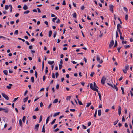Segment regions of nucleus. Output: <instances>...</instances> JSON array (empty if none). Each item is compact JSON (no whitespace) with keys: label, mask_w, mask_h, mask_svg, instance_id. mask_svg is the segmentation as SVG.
Here are the masks:
<instances>
[{"label":"nucleus","mask_w":133,"mask_h":133,"mask_svg":"<svg viewBox=\"0 0 133 133\" xmlns=\"http://www.w3.org/2000/svg\"><path fill=\"white\" fill-rule=\"evenodd\" d=\"M129 66L128 65H127L125 66V69H123L122 70L124 74H126L127 73V71L129 69Z\"/></svg>","instance_id":"obj_1"},{"label":"nucleus","mask_w":133,"mask_h":133,"mask_svg":"<svg viewBox=\"0 0 133 133\" xmlns=\"http://www.w3.org/2000/svg\"><path fill=\"white\" fill-rule=\"evenodd\" d=\"M1 94L3 97L5 98L7 100H9V98L5 94L3 93H2Z\"/></svg>","instance_id":"obj_2"},{"label":"nucleus","mask_w":133,"mask_h":133,"mask_svg":"<svg viewBox=\"0 0 133 133\" xmlns=\"http://www.w3.org/2000/svg\"><path fill=\"white\" fill-rule=\"evenodd\" d=\"M97 60L99 62V63L100 64L102 63L103 62L102 59H101L100 60V58L98 55L97 56Z\"/></svg>","instance_id":"obj_3"},{"label":"nucleus","mask_w":133,"mask_h":133,"mask_svg":"<svg viewBox=\"0 0 133 133\" xmlns=\"http://www.w3.org/2000/svg\"><path fill=\"white\" fill-rule=\"evenodd\" d=\"M114 41L113 40H112L110 43L109 47L110 48H111L114 45Z\"/></svg>","instance_id":"obj_4"},{"label":"nucleus","mask_w":133,"mask_h":133,"mask_svg":"<svg viewBox=\"0 0 133 133\" xmlns=\"http://www.w3.org/2000/svg\"><path fill=\"white\" fill-rule=\"evenodd\" d=\"M106 79V78L104 76L102 77L101 80V83L102 84H104L105 83L104 82Z\"/></svg>","instance_id":"obj_5"},{"label":"nucleus","mask_w":133,"mask_h":133,"mask_svg":"<svg viewBox=\"0 0 133 133\" xmlns=\"http://www.w3.org/2000/svg\"><path fill=\"white\" fill-rule=\"evenodd\" d=\"M114 6L110 4L109 5V8L110 11L112 12V13H113V8Z\"/></svg>","instance_id":"obj_6"},{"label":"nucleus","mask_w":133,"mask_h":133,"mask_svg":"<svg viewBox=\"0 0 133 133\" xmlns=\"http://www.w3.org/2000/svg\"><path fill=\"white\" fill-rule=\"evenodd\" d=\"M39 126V124H37L35 125V130L37 131L38 130Z\"/></svg>","instance_id":"obj_7"},{"label":"nucleus","mask_w":133,"mask_h":133,"mask_svg":"<svg viewBox=\"0 0 133 133\" xmlns=\"http://www.w3.org/2000/svg\"><path fill=\"white\" fill-rule=\"evenodd\" d=\"M118 115L119 116H120L121 114V107L120 106L118 107Z\"/></svg>","instance_id":"obj_8"},{"label":"nucleus","mask_w":133,"mask_h":133,"mask_svg":"<svg viewBox=\"0 0 133 133\" xmlns=\"http://www.w3.org/2000/svg\"><path fill=\"white\" fill-rule=\"evenodd\" d=\"M23 9L24 10H26L28 9V7L26 5H24L23 7Z\"/></svg>","instance_id":"obj_9"},{"label":"nucleus","mask_w":133,"mask_h":133,"mask_svg":"<svg viewBox=\"0 0 133 133\" xmlns=\"http://www.w3.org/2000/svg\"><path fill=\"white\" fill-rule=\"evenodd\" d=\"M3 72L4 74L6 75H8V71L6 70H4L3 71Z\"/></svg>","instance_id":"obj_10"},{"label":"nucleus","mask_w":133,"mask_h":133,"mask_svg":"<svg viewBox=\"0 0 133 133\" xmlns=\"http://www.w3.org/2000/svg\"><path fill=\"white\" fill-rule=\"evenodd\" d=\"M9 86H7L6 87L8 89H10L11 88V86H12V85L11 84H9Z\"/></svg>","instance_id":"obj_11"},{"label":"nucleus","mask_w":133,"mask_h":133,"mask_svg":"<svg viewBox=\"0 0 133 133\" xmlns=\"http://www.w3.org/2000/svg\"><path fill=\"white\" fill-rule=\"evenodd\" d=\"M54 63V61H48V63L50 65Z\"/></svg>","instance_id":"obj_12"},{"label":"nucleus","mask_w":133,"mask_h":133,"mask_svg":"<svg viewBox=\"0 0 133 133\" xmlns=\"http://www.w3.org/2000/svg\"><path fill=\"white\" fill-rule=\"evenodd\" d=\"M98 116H100L101 115V110H98Z\"/></svg>","instance_id":"obj_13"},{"label":"nucleus","mask_w":133,"mask_h":133,"mask_svg":"<svg viewBox=\"0 0 133 133\" xmlns=\"http://www.w3.org/2000/svg\"><path fill=\"white\" fill-rule=\"evenodd\" d=\"M77 14L75 12L72 14V16L73 17L75 18H76Z\"/></svg>","instance_id":"obj_14"},{"label":"nucleus","mask_w":133,"mask_h":133,"mask_svg":"<svg viewBox=\"0 0 133 133\" xmlns=\"http://www.w3.org/2000/svg\"><path fill=\"white\" fill-rule=\"evenodd\" d=\"M52 33V32L51 30H50L49 31V37H50L51 36V35Z\"/></svg>","instance_id":"obj_15"},{"label":"nucleus","mask_w":133,"mask_h":133,"mask_svg":"<svg viewBox=\"0 0 133 133\" xmlns=\"http://www.w3.org/2000/svg\"><path fill=\"white\" fill-rule=\"evenodd\" d=\"M28 97H26L24 98L23 99V102H26L28 100Z\"/></svg>","instance_id":"obj_16"},{"label":"nucleus","mask_w":133,"mask_h":133,"mask_svg":"<svg viewBox=\"0 0 133 133\" xmlns=\"http://www.w3.org/2000/svg\"><path fill=\"white\" fill-rule=\"evenodd\" d=\"M19 124L22 127V120L21 119H20L19 120Z\"/></svg>","instance_id":"obj_17"},{"label":"nucleus","mask_w":133,"mask_h":133,"mask_svg":"<svg viewBox=\"0 0 133 133\" xmlns=\"http://www.w3.org/2000/svg\"><path fill=\"white\" fill-rule=\"evenodd\" d=\"M60 112H56L53 115V117H55L56 116L58 115H59V114Z\"/></svg>","instance_id":"obj_18"},{"label":"nucleus","mask_w":133,"mask_h":133,"mask_svg":"<svg viewBox=\"0 0 133 133\" xmlns=\"http://www.w3.org/2000/svg\"><path fill=\"white\" fill-rule=\"evenodd\" d=\"M98 96H99V97L100 100L101 101H102V100H101V93H99V92H98Z\"/></svg>","instance_id":"obj_19"},{"label":"nucleus","mask_w":133,"mask_h":133,"mask_svg":"<svg viewBox=\"0 0 133 133\" xmlns=\"http://www.w3.org/2000/svg\"><path fill=\"white\" fill-rule=\"evenodd\" d=\"M58 99L56 98L54 100V101L53 102V103H56L58 102Z\"/></svg>","instance_id":"obj_20"},{"label":"nucleus","mask_w":133,"mask_h":133,"mask_svg":"<svg viewBox=\"0 0 133 133\" xmlns=\"http://www.w3.org/2000/svg\"><path fill=\"white\" fill-rule=\"evenodd\" d=\"M9 6L10 7V12H12V6L11 4H10L9 5Z\"/></svg>","instance_id":"obj_21"},{"label":"nucleus","mask_w":133,"mask_h":133,"mask_svg":"<svg viewBox=\"0 0 133 133\" xmlns=\"http://www.w3.org/2000/svg\"><path fill=\"white\" fill-rule=\"evenodd\" d=\"M42 115H41V116H40V117L39 120V122L40 123V122H41L42 121Z\"/></svg>","instance_id":"obj_22"},{"label":"nucleus","mask_w":133,"mask_h":133,"mask_svg":"<svg viewBox=\"0 0 133 133\" xmlns=\"http://www.w3.org/2000/svg\"><path fill=\"white\" fill-rule=\"evenodd\" d=\"M94 88H98V87L96 85V83L95 82L94 83Z\"/></svg>","instance_id":"obj_23"},{"label":"nucleus","mask_w":133,"mask_h":133,"mask_svg":"<svg viewBox=\"0 0 133 133\" xmlns=\"http://www.w3.org/2000/svg\"><path fill=\"white\" fill-rule=\"evenodd\" d=\"M92 90H93L94 91H96L97 92H98V89H97L96 88H93L92 89Z\"/></svg>","instance_id":"obj_24"},{"label":"nucleus","mask_w":133,"mask_h":133,"mask_svg":"<svg viewBox=\"0 0 133 133\" xmlns=\"http://www.w3.org/2000/svg\"><path fill=\"white\" fill-rule=\"evenodd\" d=\"M77 100L78 101L79 104L80 105H83V104L82 103V102L81 101H79V99H77Z\"/></svg>","instance_id":"obj_25"},{"label":"nucleus","mask_w":133,"mask_h":133,"mask_svg":"<svg viewBox=\"0 0 133 133\" xmlns=\"http://www.w3.org/2000/svg\"><path fill=\"white\" fill-rule=\"evenodd\" d=\"M45 128H44V125L43 126V127L42 128V132H45Z\"/></svg>","instance_id":"obj_26"},{"label":"nucleus","mask_w":133,"mask_h":133,"mask_svg":"<svg viewBox=\"0 0 133 133\" xmlns=\"http://www.w3.org/2000/svg\"><path fill=\"white\" fill-rule=\"evenodd\" d=\"M50 118V116L48 117L46 119V124H47V123L49 121V119Z\"/></svg>","instance_id":"obj_27"},{"label":"nucleus","mask_w":133,"mask_h":133,"mask_svg":"<svg viewBox=\"0 0 133 133\" xmlns=\"http://www.w3.org/2000/svg\"><path fill=\"white\" fill-rule=\"evenodd\" d=\"M26 119V117L25 116H24L22 119V121L24 123H25V120Z\"/></svg>","instance_id":"obj_28"},{"label":"nucleus","mask_w":133,"mask_h":133,"mask_svg":"<svg viewBox=\"0 0 133 133\" xmlns=\"http://www.w3.org/2000/svg\"><path fill=\"white\" fill-rule=\"evenodd\" d=\"M117 46V41L116 40L115 41V44L114 45V48L115 47H116V46Z\"/></svg>","instance_id":"obj_29"},{"label":"nucleus","mask_w":133,"mask_h":133,"mask_svg":"<svg viewBox=\"0 0 133 133\" xmlns=\"http://www.w3.org/2000/svg\"><path fill=\"white\" fill-rule=\"evenodd\" d=\"M31 80L32 83H33L34 82V78L33 77H31Z\"/></svg>","instance_id":"obj_30"},{"label":"nucleus","mask_w":133,"mask_h":133,"mask_svg":"<svg viewBox=\"0 0 133 133\" xmlns=\"http://www.w3.org/2000/svg\"><path fill=\"white\" fill-rule=\"evenodd\" d=\"M91 104V102L89 103H87V105H86L87 107H88Z\"/></svg>","instance_id":"obj_31"},{"label":"nucleus","mask_w":133,"mask_h":133,"mask_svg":"<svg viewBox=\"0 0 133 133\" xmlns=\"http://www.w3.org/2000/svg\"><path fill=\"white\" fill-rule=\"evenodd\" d=\"M29 12L30 11L29 10H27L24 12V14H27L29 13Z\"/></svg>","instance_id":"obj_32"},{"label":"nucleus","mask_w":133,"mask_h":133,"mask_svg":"<svg viewBox=\"0 0 133 133\" xmlns=\"http://www.w3.org/2000/svg\"><path fill=\"white\" fill-rule=\"evenodd\" d=\"M114 88H115L116 91H118V89L117 87L116 86L115 84H114Z\"/></svg>","instance_id":"obj_33"},{"label":"nucleus","mask_w":133,"mask_h":133,"mask_svg":"<svg viewBox=\"0 0 133 133\" xmlns=\"http://www.w3.org/2000/svg\"><path fill=\"white\" fill-rule=\"evenodd\" d=\"M90 88L91 89H92L94 88L93 87V84L92 83H91L90 84Z\"/></svg>","instance_id":"obj_34"},{"label":"nucleus","mask_w":133,"mask_h":133,"mask_svg":"<svg viewBox=\"0 0 133 133\" xmlns=\"http://www.w3.org/2000/svg\"><path fill=\"white\" fill-rule=\"evenodd\" d=\"M56 120V119H54V120L51 123V124L52 125L53 124L55 123Z\"/></svg>","instance_id":"obj_35"},{"label":"nucleus","mask_w":133,"mask_h":133,"mask_svg":"<svg viewBox=\"0 0 133 133\" xmlns=\"http://www.w3.org/2000/svg\"><path fill=\"white\" fill-rule=\"evenodd\" d=\"M8 108H6L5 110L4 111V112L5 113H7L8 111Z\"/></svg>","instance_id":"obj_36"},{"label":"nucleus","mask_w":133,"mask_h":133,"mask_svg":"<svg viewBox=\"0 0 133 133\" xmlns=\"http://www.w3.org/2000/svg\"><path fill=\"white\" fill-rule=\"evenodd\" d=\"M122 26L119 23H118L117 25V28H121Z\"/></svg>","instance_id":"obj_37"},{"label":"nucleus","mask_w":133,"mask_h":133,"mask_svg":"<svg viewBox=\"0 0 133 133\" xmlns=\"http://www.w3.org/2000/svg\"><path fill=\"white\" fill-rule=\"evenodd\" d=\"M57 34V32L56 31H55L54 32V34L53 37L54 38H55L56 35Z\"/></svg>","instance_id":"obj_38"},{"label":"nucleus","mask_w":133,"mask_h":133,"mask_svg":"<svg viewBox=\"0 0 133 133\" xmlns=\"http://www.w3.org/2000/svg\"><path fill=\"white\" fill-rule=\"evenodd\" d=\"M59 70H60L61 68H62L63 66L62 64H59Z\"/></svg>","instance_id":"obj_39"},{"label":"nucleus","mask_w":133,"mask_h":133,"mask_svg":"<svg viewBox=\"0 0 133 133\" xmlns=\"http://www.w3.org/2000/svg\"><path fill=\"white\" fill-rule=\"evenodd\" d=\"M8 6L7 5H6L5 6V10H8Z\"/></svg>","instance_id":"obj_40"},{"label":"nucleus","mask_w":133,"mask_h":133,"mask_svg":"<svg viewBox=\"0 0 133 133\" xmlns=\"http://www.w3.org/2000/svg\"><path fill=\"white\" fill-rule=\"evenodd\" d=\"M128 19V15H126L125 17V19L126 21H127Z\"/></svg>","instance_id":"obj_41"},{"label":"nucleus","mask_w":133,"mask_h":133,"mask_svg":"<svg viewBox=\"0 0 133 133\" xmlns=\"http://www.w3.org/2000/svg\"><path fill=\"white\" fill-rule=\"evenodd\" d=\"M118 121V120L117 121H115V122H114V125H116L117 124V123Z\"/></svg>","instance_id":"obj_42"},{"label":"nucleus","mask_w":133,"mask_h":133,"mask_svg":"<svg viewBox=\"0 0 133 133\" xmlns=\"http://www.w3.org/2000/svg\"><path fill=\"white\" fill-rule=\"evenodd\" d=\"M57 17H56L54 18H53L52 19V21L53 22H55V20H56L57 19Z\"/></svg>","instance_id":"obj_43"},{"label":"nucleus","mask_w":133,"mask_h":133,"mask_svg":"<svg viewBox=\"0 0 133 133\" xmlns=\"http://www.w3.org/2000/svg\"><path fill=\"white\" fill-rule=\"evenodd\" d=\"M130 47V46L129 45H125L124 46V47L125 49H127L128 48H129Z\"/></svg>","instance_id":"obj_44"},{"label":"nucleus","mask_w":133,"mask_h":133,"mask_svg":"<svg viewBox=\"0 0 133 133\" xmlns=\"http://www.w3.org/2000/svg\"><path fill=\"white\" fill-rule=\"evenodd\" d=\"M97 110H96L95 112L94 115V116L95 117H96V115L97 114Z\"/></svg>","instance_id":"obj_45"},{"label":"nucleus","mask_w":133,"mask_h":133,"mask_svg":"<svg viewBox=\"0 0 133 133\" xmlns=\"http://www.w3.org/2000/svg\"><path fill=\"white\" fill-rule=\"evenodd\" d=\"M18 31L17 30H15V32H14V34L16 35H17L18 34Z\"/></svg>","instance_id":"obj_46"},{"label":"nucleus","mask_w":133,"mask_h":133,"mask_svg":"<svg viewBox=\"0 0 133 133\" xmlns=\"http://www.w3.org/2000/svg\"><path fill=\"white\" fill-rule=\"evenodd\" d=\"M35 77L36 78H37V71H35Z\"/></svg>","instance_id":"obj_47"},{"label":"nucleus","mask_w":133,"mask_h":133,"mask_svg":"<svg viewBox=\"0 0 133 133\" xmlns=\"http://www.w3.org/2000/svg\"><path fill=\"white\" fill-rule=\"evenodd\" d=\"M44 23L46 24V25H47V27H48V22L47 21H45L44 22Z\"/></svg>","instance_id":"obj_48"},{"label":"nucleus","mask_w":133,"mask_h":133,"mask_svg":"<svg viewBox=\"0 0 133 133\" xmlns=\"http://www.w3.org/2000/svg\"><path fill=\"white\" fill-rule=\"evenodd\" d=\"M59 74L57 72H56L55 73V75H56V78H57L58 77V76H59Z\"/></svg>","instance_id":"obj_49"},{"label":"nucleus","mask_w":133,"mask_h":133,"mask_svg":"<svg viewBox=\"0 0 133 133\" xmlns=\"http://www.w3.org/2000/svg\"><path fill=\"white\" fill-rule=\"evenodd\" d=\"M123 9H124V10L126 12L128 11V9H127L126 8L124 7L123 8Z\"/></svg>","instance_id":"obj_50"},{"label":"nucleus","mask_w":133,"mask_h":133,"mask_svg":"<svg viewBox=\"0 0 133 133\" xmlns=\"http://www.w3.org/2000/svg\"><path fill=\"white\" fill-rule=\"evenodd\" d=\"M18 39L19 40H21L23 42H24L25 41V40L22 39L21 38H19V37L18 38Z\"/></svg>","instance_id":"obj_51"},{"label":"nucleus","mask_w":133,"mask_h":133,"mask_svg":"<svg viewBox=\"0 0 133 133\" xmlns=\"http://www.w3.org/2000/svg\"><path fill=\"white\" fill-rule=\"evenodd\" d=\"M40 106L41 107H42L43 106V103L42 102H41L40 103Z\"/></svg>","instance_id":"obj_52"},{"label":"nucleus","mask_w":133,"mask_h":133,"mask_svg":"<svg viewBox=\"0 0 133 133\" xmlns=\"http://www.w3.org/2000/svg\"><path fill=\"white\" fill-rule=\"evenodd\" d=\"M107 84L110 86H111V87H112V88H114V87L113 85L111 84H110L109 83H107Z\"/></svg>","instance_id":"obj_53"},{"label":"nucleus","mask_w":133,"mask_h":133,"mask_svg":"<svg viewBox=\"0 0 133 133\" xmlns=\"http://www.w3.org/2000/svg\"><path fill=\"white\" fill-rule=\"evenodd\" d=\"M52 77L53 78H55V74L54 73H52Z\"/></svg>","instance_id":"obj_54"},{"label":"nucleus","mask_w":133,"mask_h":133,"mask_svg":"<svg viewBox=\"0 0 133 133\" xmlns=\"http://www.w3.org/2000/svg\"><path fill=\"white\" fill-rule=\"evenodd\" d=\"M94 72H91V74H90V76L91 77H93V76L94 75Z\"/></svg>","instance_id":"obj_55"},{"label":"nucleus","mask_w":133,"mask_h":133,"mask_svg":"<svg viewBox=\"0 0 133 133\" xmlns=\"http://www.w3.org/2000/svg\"><path fill=\"white\" fill-rule=\"evenodd\" d=\"M60 23V21L59 19H58L56 22V23Z\"/></svg>","instance_id":"obj_56"},{"label":"nucleus","mask_w":133,"mask_h":133,"mask_svg":"<svg viewBox=\"0 0 133 133\" xmlns=\"http://www.w3.org/2000/svg\"><path fill=\"white\" fill-rule=\"evenodd\" d=\"M121 47H118V48H117V50H118V52H120V49L121 48Z\"/></svg>","instance_id":"obj_57"},{"label":"nucleus","mask_w":133,"mask_h":133,"mask_svg":"<svg viewBox=\"0 0 133 133\" xmlns=\"http://www.w3.org/2000/svg\"><path fill=\"white\" fill-rule=\"evenodd\" d=\"M71 97V96H68L66 97V99L67 100L69 99V100L70 99Z\"/></svg>","instance_id":"obj_58"},{"label":"nucleus","mask_w":133,"mask_h":133,"mask_svg":"<svg viewBox=\"0 0 133 133\" xmlns=\"http://www.w3.org/2000/svg\"><path fill=\"white\" fill-rule=\"evenodd\" d=\"M18 97H17L16 98H15L14 99V100L13 101V102H15L18 98Z\"/></svg>","instance_id":"obj_59"},{"label":"nucleus","mask_w":133,"mask_h":133,"mask_svg":"<svg viewBox=\"0 0 133 133\" xmlns=\"http://www.w3.org/2000/svg\"><path fill=\"white\" fill-rule=\"evenodd\" d=\"M127 43V41H122V44H123L124 43L125 44H126Z\"/></svg>","instance_id":"obj_60"},{"label":"nucleus","mask_w":133,"mask_h":133,"mask_svg":"<svg viewBox=\"0 0 133 133\" xmlns=\"http://www.w3.org/2000/svg\"><path fill=\"white\" fill-rule=\"evenodd\" d=\"M39 110V109L38 107H37L34 110V111H37Z\"/></svg>","instance_id":"obj_61"},{"label":"nucleus","mask_w":133,"mask_h":133,"mask_svg":"<svg viewBox=\"0 0 133 133\" xmlns=\"http://www.w3.org/2000/svg\"><path fill=\"white\" fill-rule=\"evenodd\" d=\"M59 129L58 128H56V129H55L54 130V131L55 132H57V131L58 130H59Z\"/></svg>","instance_id":"obj_62"},{"label":"nucleus","mask_w":133,"mask_h":133,"mask_svg":"<svg viewBox=\"0 0 133 133\" xmlns=\"http://www.w3.org/2000/svg\"><path fill=\"white\" fill-rule=\"evenodd\" d=\"M70 110L71 111L74 112L75 111V110L74 109H70Z\"/></svg>","instance_id":"obj_63"},{"label":"nucleus","mask_w":133,"mask_h":133,"mask_svg":"<svg viewBox=\"0 0 133 133\" xmlns=\"http://www.w3.org/2000/svg\"><path fill=\"white\" fill-rule=\"evenodd\" d=\"M124 126L126 128H127L128 127V125L127 123H125Z\"/></svg>","instance_id":"obj_64"}]
</instances>
